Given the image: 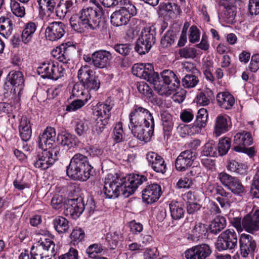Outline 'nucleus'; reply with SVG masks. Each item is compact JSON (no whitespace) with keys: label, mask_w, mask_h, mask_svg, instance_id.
Returning a JSON list of instances; mask_svg holds the SVG:
<instances>
[{"label":"nucleus","mask_w":259,"mask_h":259,"mask_svg":"<svg viewBox=\"0 0 259 259\" xmlns=\"http://www.w3.org/2000/svg\"><path fill=\"white\" fill-rule=\"evenodd\" d=\"M146 181L145 176L137 174L122 178L117 174H109L105 178L104 193L108 198H117L120 194L126 198L133 194L138 186Z\"/></svg>","instance_id":"f257e3e1"},{"label":"nucleus","mask_w":259,"mask_h":259,"mask_svg":"<svg viewBox=\"0 0 259 259\" xmlns=\"http://www.w3.org/2000/svg\"><path fill=\"white\" fill-rule=\"evenodd\" d=\"M104 16L103 8L97 4L95 7L83 8L78 15L72 16L69 21L71 27L79 32H83L85 29L98 30L103 24L101 17Z\"/></svg>","instance_id":"f03ea898"},{"label":"nucleus","mask_w":259,"mask_h":259,"mask_svg":"<svg viewBox=\"0 0 259 259\" xmlns=\"http://www.w3.org/2000/svg\"><path fill=\"white\" fill-rule=\"evenodd\" d=\"M160 75L162 80H159V77L156 79L154 89L159 95L168 96L180 87V80L176 74L169 69L164 70Z\"/></svg>","instance_id":"7ed1b4c3"},{"label":"nucleus","mask_w":259,"mask_h":259,"mask_svg":"<svg viewBox=\"0 0 259 259\" xmlns=\"http://www.w3.org/2000/svg\"><path fill=\"white\" fill-rule=\"evenodd\" d=\"M231 224L238 232H241L244 229L247 232L253 234L259 230V208L252 209L242 220L233 218Z\"/></svg>","instance_id":"20e7f679"},{"label":"nucleus","mask_w":259,"mask_h":259,"mask_svg":"<svg viewBox=\"0 0 259 259\" xmlns=\"http://www.w3.org/2000/svg\"><path fill=\"white\" fill-rule=\"evenodd\" d=\"M55 243L50 238H43L31 247L30 254L32 259H52L56 254Z\"/></svg>","instance_id":"39448f33"},{"label":"nucleus","mask_w":259,"mask_h":259,"mask_svg":"<svg viewBox=\"0 0 259 259\" xmlns=\"http://www.w3.org/2000/svg\"><path fill=\"white\" fill-rule=\"evenodd\" d=\"M239 238L233 229H228L222 232L214 242V247L219 251L229 250L233 252L237 246Z\"/></svg>","instance_id":"423d86ee"},{"label":"nucleus","mask_w":259,"mask_h":259,"mask_svg":"<svg viewBox=\"0 0 259 259\" xmlns=\"http://www.w3.org/2000/svg\"><path fill=\"white\" fill-rule=\"evenodd\" d=\"M93 70L89 65L82 66L77 72V78L83 84L84 89L89 93L97 91L100 87V80L98 76L93 74Z\"/></svg>","instance_id":"0eeeda50"},{"label":"nucleus","mask_w":259,"mask_h":259,"mask_svg":"<svg viewBox=\"0 0 259 259\" xmlns=\"http://www.w3.org/2000/svg\"><path fill=\"white\" fill-rule=\"evenodd\" d=\"M113 106V102L109 98L104 104L99 105L98 109L95 111V115L98 117L96 119V130L98 133H102L105 126L108 124L110 117V111Z\"/></svg>","instance_id":"6e6552de"},{"label":"nucleus","mask_w":259,"mask_h":259,"mask_svg":"<svg viewBox=\"0 0 259 259\" xmlns=\"http://www.w3.org/2000/svg\"><path fill=\"white\" fill-rule=\"evenodd\" d=\"M37 71L43 78L57 80L63 76L65 70L62 65L52 61L43 63L37 68Z\"/></svg>","instance_id":"1a4fd4ad"},{"label":"nucleus","mask_w":259,"mask_h":259,"mask_svg":"<svg viewBox=\"0 0 259 259\" xmlns=\"http://www.w3.org/2000/svg\"><path fill=\"white\" fill-rule=\"evenodd\" d=\"M137 14L135 6L130 4L127 8H122L113 12L110 17L111 23L116 27L127 24L132 16Z\"/></svg>","instance_id":"9d476101"},{"label":"nucleus","mask_w":259,"mask_h":259,"mask_svg":"<svg viewBox=\"0 0 259 259\" xmlns=\"http://www.w3.org/2000/svg\"><path fill=\"white\" fill-rule=\"evenodd\" d=\"M218 178L222 184L234 194L240 197L245 194V189L238 178L225 172L219 174Z\"/></svg>","instance_id":"9b49d317"},{"label":"nucleus","mask_w":259,"mask_h":259,"mask_svg":"<svg viewBox=\"0 0 259 259\" xmlns=\"http://www.w3.org/2000/svg\"><path fill=\"white\" fill-rule=\"evenodd\" d=\"M130 123H144L145 125H151L154 123V118L150 111L142 106L135 105L129 115Z\"/></svg>","instance_id":"f8f14e48"},{"label":"nucleus","mask_w":259,"mask_h":259,"mask_svg":"<svg viewBox=\"0 0 259 259\" xmlns=\"http://www.w3.org/2000/svg\"><path fill=\"white\" fill-rule=\"evenodd\" d=\"M154 123H151V125H145L144 123H130L129 128L133 136L138 140L147 142L149 141L153 135Z\"/></svg>","instance_id":"ddd939ff"},{"label":"nucleus","mask_w":259,"mask_h":259,"mask_svg":"<svg viewBox=\"0 0 259 259\" xmlns=\"http://www.w3.org/2000/svg\"><path fill=\"white\" fill-rule=\"evenodd\" d=\"M238 242L242 257H246L253 254L256 248V243L251 235L241 234L239 237Z\"/></svg>","instance_id":"4468645a"},{"label":"nucleus","mask_w":259,"mask_h":259,"mask_svg":"<svg viewBox=\"0 0 259 259\" xmlns=\"http://www.w3.org/2000/svg\"><path fill=\"white\" fill-rule=\"evenodd\" d=\"M84 209V203L83 199L79 197L68 200L65 206L64 213L66 216L75 219L80 215Z\"/></svg>","instance_id":"2eb2a0df"},{"label":"nucleus","mask_w":259,"mask_h":259,"mask_svg":"<svg viewBox=\"0 0 259 259\" xmlns=\"http://www.w3.org/2000/svg\"><path fill=\"white\" fill-rule=\"evenodd\" d=\"M162 194L161 186L155 183L146 186L142 191V199L147 204L157 201Z\"/></svg>","instance_id":"dca6fc26"},{"label":"nucleus","mask_w":259,"mask_h":259,"mask_svg":"<svg viewBox=\"0 0 259 259\" xmlns=\"http://www.w3.org/2000/svg\"><path fill=\"white\" fill-rule=\"evenodd\" d=\"M65 25L61 22H53L46 29V38L51 41H56L62 38L65 34Z\"/></svg>","instance_id":"f3484780"},{"label":"nucleus","mask_w":259,"mask_h":259,"mask_svg":"<svg viewBox=\"0 0 259 259\" xmlns=\"http://www.w3.org/2000/svg\"><path fill=\"white\" fill-rule=\"evenodd\" d=\"M208 244H201L196 245L185 251V256L187 259H205L210 252Z\"/></svg>","instance_id":"a211bd4d"},{"label":"nucleus","mask_w":259,"mask_h":259,"mask_svg":"<svg viewBox=\"0 0 259 259\" xmlns=\"http://www.w3.org/2000/svg\"><path fill=\"white\" fill-rule=\"evenodd\" d=\"M195 158V153L191 150H185L182 152L175 161V166L177 170L185 171L190 167Z\"/></svg>","instance_id":"6ab92c4d"},{"label":"nucleus","mask_w":259,"mask_h":259,"mask_svg":"<svg viewBox=\"0 0 259 259\" xmlns=\"http://www.w3.org/2000/svg\"><path fill=\"white\" fill-rule=\"evenodd\" d=\"M93 66L96 68L104 69L109 66L112 56L109 51L100 50L94 53Z\"/></svg>","instance_id":"aec40b11"},{"label":"nucleus","mask_w":259,"mask_h":259,"mask_svg":"<svg viewBox=\"0 0 259 259\" xmlns=\"http://www.w3.org/2000/svg\"><path fill=\"white\" fill-rule=\"evenodd\" d=\"M56 131L54 128L48 127L38 138V146L42 150L52 148L56 139Z\"/></svg>","instance_id":"412c9836"},{"label":"nucleus","mask_w":259,"mask_h":259,"mask_svg":"<svg viewBox=\"0 0 259 259\" xmlns=\"http://www.w3.org/2000/svg\"><path fill=\"white\" fill-rule=\"evenodd\" d=\"M146 159L149 165L156 172L164 174L166 170V165L163 158L156 153L148 152L146 155Z\"/></svg>","instance_id":"4be33fe9"},{"label":"nucleus","mask_w":259,"mask_h":259,"mask_svg":"<svg viewBox=\"0 0 259 259\" xmlns=\"http://www.w3.org/2000/svg\"><path fill=\"white\" fill-rule=\"evenodd\" d=\"M77 0H60L56 8V15L64 18L68 13L75 11Z\"/></svg>","instance_id":"5701e85b"},{"label":"nucleus","mask_w":259,"mask_h":259,"mask_svg":"<svg viewBox=\"0 0 259 259\" xmlns=\"http://www.w3.org/2000/svg\"><path fill=\"white\" fill-rule=\"evenodd\" d=\"M93 167L91 164L66 172L69 178L80 181H86L93 175Z\"/></svg>","instance_id":"b1692460"},{"label":"nucleus","mask_w":259,"mask_h":259,"mask_svg":"<svg viewBox=\"0 0 259 259\" xmlns=\"http://www.w3.org/2000/svg\"><path fill=\"white\" fill-rule=\"evenodd\" d=\"M220 6L223 7L222 18L225 22L229 24H234L236 22V8L231 3L222 1Z\"/></svg>","instance_id":"393cba45"},{"label":"nucleus","mask_w":259,"mask_h":259,"mask_svg":"<svg viewBox=\"0 0 259 259\" xmlns=\"http://www.w3.org/2000/svg\"><path fill=\"white\" fill-rule=\"evenodd\" d=\"M208 229H210V225L207 227V225L201 223L196 224L188 235V239L197 241L200 239H208Z\"/></svg>","instance_id":"a878e982"},{"label":"nucleus","mask_w":259,"mask_h":259,"mask_svg":"<svg viewBox=\"0 0 259 259\" xmlns=\"http://www.w3.org/2000/svg\"><path fill=\"white\" fill-rule=\"evenodd\" d=\"M43 150V152L37 155L34 165L36 168L46 169L54 163L53 158L51 157L52 154H49L48 150Z\"/></svg>","instance_id":"bb28decb"},{"label":"nucleus","mask_w":259,"mask_h":259,"mask_svg":"<svg viewBox=\"0 0 259 259\" xmlns=\"http://www.w3.org/2000/svg\"><path fill=\"white\" fill-rule=\"evenodd\" d=\"M216 100L219 106L225 110L231 109L235 104L234 97L227 92L218 93Z\"/></svg>","instance_id":"cd10ccee"},{"label":"nucleus","mask_w":259,"mask_h":259,"mask_svg":"<svg viewBox=\"0 0 259 259\" xmlns=\"http://www.w3.org/2000/svg\"><path fill=\"white\" fill-rule=\"evenodd\" d=\"M90 164L89 159L86 156L80 153L75 154L67 167L66 172L83 166H88Z\"/></svg>","instance_id":"c85d7f7f"},{"label":"nucleus","mask_w":259,"mask_h":259,"mask_svg":"<svg viewBox=\"0 0 259 259\" xmlns=\"http://www.w3.org/2000/svg\"><path fill=\"white\" fill-rule=\"evenodd\" d=\"M253 143L251 134L247 132L243 131L237 133L234 137V147H247Z\"/></svg>","instance_id":"c756f323"},{"label":"nucleus","mask_w":259,"mask_h":259,"mask_svg":"<svg viewBox=\"0 0 259 259\" xmlns=\"http://www.w3.org/2000/svg\"><path fill=\"white\" fill-rule=\"evenodd\" d=\"M20 136L24 142L28 141L32 134L30 120L26 116H23L20 121L19 125Z\"/></svg>","instance_id":"7c9ffc66"},{"label":"nucleus","mask_w":259,"mask_h":259,"mask_svg":"<svg viewBox=\"0 0 259 259\" xmlns=\"http://www.w3.org/2000/svg\"><path fill=\"white\" fill-rule=\"evenodd\" d=\"M69 47L62 44L56 47L51 52L52 56L63 64H67L70 61Z\"/></svg>","instance_id":"2f4dec72"},{"label":"nucleus","mask_w":259,"mask_h":259,"mask_svg":"<svg viewBox=\"0 0 259 259\" xmlns=\"http://www.w3.org/2000/svg\"><path fill=\"white\" fill-rule=\"evenodd\" d=\"M156 28L153 26L145 27L141 32L140 37L143 41L149 45L151 48L156 42Z\"/></svg>","instance_id":"473e14b6"},{"label":"nucleus","mask_w":259,"mask_h":259,"mask_svg":"<svg viewBox=\"0 0 259 259\" xmlns=\"http://www.w3.org/2000/svg\"><path fill=\"white\" fill-rule=\"evenodd\" d=\"M229 124L226 115H219L215 120L213 135L219 137L229 131Z\"/></svg>","instance_id":"72a5a7b5"},{"label":"nucleus","mask_w":259,"mask_h":259,"mask_svg":"<svg viewBox=\"0 0 259 259\" xmlns=\"http://www.w3.org/2000/svg\"><path fill=\"white\" fill-rule=\"evenodd\" d=\"M140 78L147 80L154 87V83L156 79L158 78V74L155 72L151 64H147L145 65V67L141 72Z\"/></svg>","instance_id":"f704fd0d"},{"label":"nucleus","mask_w":259,"mask_h":259,"mask_svg":"<svg viewBox=\"0 0 259 259\" xmlns=\"http://www.w3.org/2000/svg\"><path fill=\"white\" fill-rule=\"evenodd\" d=\"M7 80L13 86L19 87L20 90H21L24 82L23 75L19 71H10L7 75Z\"/></svg>","instance_id":"c9c22d12"},{"label":"nucleus","mask_w":259,"mask_h":259,"mask_svg":"<svg viewBox=\"0 0 259 259\" xmlns=\"http://www.w3.org/2000/svg\"><path fill=\"white\" fill-rule=\"evenodd\" d=\"M212 192L213 193L212 198L219 203L221 207L225 206L226 203L229 201V193L226 192L221 186H218L212 191L211 190V193Z\"/></svg>","instance_id":"e433bc0d"},{"label":"nucleus","mask_w":259,"mask_h":259,"mask_svg":"<svg viewBox=\"0 0 259 259\" xmlns=\"http://www.w3.org/2000/svg\"><path fill=\"white\" fill-rule=\"evenodd\" d=\"M230 147L231 140L230 138L228 137L221 138L219 140L217 147L218 152H213L211 156L217 157L218 155L222 156L226 155L230 149Z\"/></svg>","instance_id":"4c0bfd02"},{"label":"nucleus","mask_w":259,"mask_h":259,"mask_svg":"<svg viewBox=\"0 0 259 259\" xmlns=\"http://www.w3.org/2000/svg\"><path fill=\"white\" fill-rule=\"evenodd\" d=\"M58 141L66 149H70L76 145L77 139L74 135L69 133L61 134L58 136Z\"/></svg>","instance_id":"58836bf2"},{"label":"nucleus","mask_w":259,"mask_h":259,"mask_svg":"<svg viewBox=\"0 0 259 259\" xmlns=\"http://www.w3.org/2000/svg\"><path fill=\"white\" fill-rule=\"evenodd\" d=\"M36 29V25L33 22H30L25 25L21 34L22 40L24 43L27 44L31 40Z\"/></svg>","instance_id":"ea45409f"},{"label":"nucleus","mask_w":259,"mask_h":259,"mask_svg":"<svg viewBox=\"0 0 259 259\" xmlns=\"http://www.w3.org/2000/svg\"><path fill=\"white\" fill-rule=\"evenodd\" d=\"M159 9L161 11H164L170 17L177 15L181 12L180 8L177 4L169 2L161 4L159 5Z\"/></svg>","instance_id":"a19ab883"},{"label":"nucleus","mask_w":259,"mask_h":259,"mask_svg":"<svg viewBox=\"0 0 259 259\" xmlns=\"http://www.w3.org/2000/svg\"><path fill=\"white\" fill-rule=\"evenodd\" d=\"M12 20L8 17H0V34L5 36H9L12 33Z\"/></svg>","instance_id":"79ce46f5"},{"label":"nucleus","mask_w":259,"mask_h":259,"mask_svg":"<svg viewBox=\"0 0 259 259\" xmlns=\"http://www.w3.org/2000/svg\"><path fill=\"white\" fill-rule=\"evenodd\" d=\"M169 209L171 216L174 220H179L184 217L185 211L181 203L171 202L169 204Z\"/></svg>","instance_id":"37998d69"},{"label":"nucleus","mask_w":259,"mask_h":259,"mask_svg":"<svg viewBox=\"0 0 259 259\" xmlns=\"http://www.w3.org/2000/svg\"><path fill=\"white\" fill-rule=\"evenodd\" d=\"M226 226V219L223 217L217 216L211 221V234L217 235Z\"/></svg>","instance_id":"c03bdc74"},{"label":"nucleus","mask_w":259,"mask_h":259,"mask_svg":"<svg viewBox=\"0 0 259 259\" xmlns=\"http://www.w3.org/2000/svg\"><path fill=\"white\" fill-rule=\"evenodd\" d=\"M208 113L206 109L203 108L199 109L196 115V121L194 123V126L198 127L199 130H201L206 125Z\"/></svg>","instance_id":"a18cd8bd"},{"label":"nucleus","mask_w":259,"mask_h":259,"mask_svg":"<svg viewBox=\"0 0 259 259\" xmlns=\"http://www.w3.org/2000/svg\"><path fill=\"white\" fill-rule=\"evenodd\" d=\"M68 221L64 217H57L53 221V224L55 230L59 233L66 232L69 229Z\"/></svg>","instance_id":"49530a36"},{"label":"nucleus","mask_w":259,"mask_h":259,"mask_svg":"<svg viewBox=\"0 0 259 259\" xmlns=\"http://www.w3.org/2000/svg\"><path fill=\"white\" fill-rule=\"evenodd\" d=\"M72 96L73 97H76L78 98H87L88 99L91 98V95H90V93L87 92V91L84 89V86L83 84L79 81L75 83L72 89Z\"/></svg>","instance_id":"de8ad7c7"},{"label":"nucleus","mask_w":259,"mask_h":259,"mask_svg":"<svg viewBox=\"0 0 259 259\" xmlns=\"http://www.w3.org/2000/svg\"><path fill=\"white\" fill-rule=\"evenodd\" d=\"M246 166L245 164L239 163L234 160H230L227 165L228 170L240 175L246 172Z\"/></svg>","instance_id":"09e8293b"},{"label":"nucleus","mask_w":259,"mask_h":259,"mask_svg":"<svg viewBox=\"0 0 259 259\" xmlns=\"http://www.w3.org/2000/svg\"><path fill=\"white\" fill-rule=\"evenodd\" d=\"M182 85L185 88H191L195 87L198 83V77L193 74H187L182 79Z\"/></svg>","instance_id":"8fccbe9b"},{"label":"nucleus","mask_w":259,"mask_h":259,"mask_svg":"<svg viewBox=\"0 0 259 259\" xmlns=\"http://www.w3.org/2000/svg\"><path fill=\"white\" fill-rule=\"evenodd\" d=\"M11 9L13 13L17 17L22 18L25 14V9L16 0H11Z\"/></svg>","instance_id":"3c124183"},{"label":"nucleus","mask_w":259,"mask_h":259,"mask_svg":"<svg viewBox=\"0 0 259 259\" xmlns=\"http://www.w3.org/2000/svg\"><path fill=\"white\" fill-rule=\"evenodd\" d=\"M121 238L122 236L117 232L109 233L106 236V240L112 249L115 248Z\"/></svg>","instance_id":"603ef678"},{"label":"nucleus","mask_w":259,"mask_h":259,"mask_svg":"<svg viewBox=\"0 0 259 259\" xmlns=\"http://www.w3.org/2000/svg\"><path fill=\"white\" fill-rule=\"evenodd\" d=\"M103 250L104 248L101 244L95 243L90 245L87 249L86 252L92 259L97 257L96 254L101 253Z\"/></svg>","instance_id":"864d4df0"},{"label":"nucleus","mask_w":259,"mask_h":259,"mask_svg":"<svg viewBox=\"0 0 259 259\" xmlns=\"http://www.w3.org/2000/svg\"><path fill=\"white\" fill-rule=\"evenodd\" d=\"M151 48V47L146 44L144 41H143L140 37L137 39L135 47V51L140 55L145 54L149 51Z\"/></svg>","instance_id":"5fc2aeb1"},{"label":"nucleus","mask_w":259,"mask_h":259,"mask_svg":"<svg viewBox=\"0 0 259 259\" xmlns=\"http://www.w3.org/2000/svg\"><path fill=\"white\" fill-rule=\"evenodd\" d=\"M113 138L116 143L122 142L125 140L121 123L119 122L116 124L113 130Z\"/></svg>","instance_id":"6e6d98bb"},{"label":"nucleus","mask_w":259,"mask_h":259,"mask_svg":"<svg viewBox=\"0 0 259 259\" xmlns=\"http://www.w3.org/2000/svg\"><path fill=\"white\" fill-rule=\"evenodd\" d=\"M88 99L87 98H78L72 102V103L67 106L66 110L68 111H75L81 108L87 102Z\"/></svg>","instance_id":"4d7b16f0"},{"label":"nucleus","mask_w":259,"mask_h":259,"mask_svg":"<svg viewBox=\"0 0 259 259\" xmlns=\"http://www.w3.org/2000/svg\"><path fill=\"white\" fill-rule=\"evenodd\" d=\"M250 194L253 198L259 199V170L255 175L250 189Z\"/></svg>","instance_id":"13d9d810"},{"label":"nucleus","mask_w":259,"mask_h":259,"mask_svg":"<svg viewBox=\"0 0 259 259\" xmlns=\"http://www.w3.org/2000/svg\"><path fill=\"white\" fill-rule=\"evenodd\" d=\"M161 118L164 131L168 133L171 131L173 126L171 115L168 113L162 114Z\"/></svg>","instance_id":"bf43d9fd"},{"label":"nucleus","mask_w":259,"mask_h":259,"mask_svg":"<svg viewBox=\"0 0 259 259\" xmlns=\"http://www.w3.org/2000/svg\"><path fill=\"white\" fill-rule=\"evenodd\" d=\"M175 41V35L172 31H167L162 37L161 45L163 48L169 47Z\"/></svg>","instance_id":"052dcab7"},{"label":"nucleus","mask_w":259,"mask_h":259,"mask_svg":"<svg viewBox=\"0 0 259 259\" xmlns=\"http://www.w3.org/2000/svg\"><path fill=\"white\" fill-rule=\"evenodd\" d=\"M114 50L120 55L126 56L129 55L132 48L128 44H116L114 47Z\"/></svg>","instance_id":"680f3d73"},{"label":"nucleus","mask_w":259,"mask_h":259,"mask_svg":"<svg viewBox=\"0 0 259 259\" xmlns=\"http://www.w3.org/2000/svg\"><path fill=\"white\" fill-rule=\"evenodd\" d=\"M39 8L44 10L45 8L49 11L52 12L56 6L55 0H37Z\"/></svg>","instance_id":"e2e57ef3"},{"label":"nucleus","mask_w":259,"mask_h":259,"mask_svg":"<svg viewBox=\"0 0 259 259\" xmlns=\"http://www.w3.org/2000/svg\"><path fill=\"white\" fill-rule=\"evenodd\" d=\"M137 88L138 91L143 95L150 97L152 95V89L144 81L138 82L137 85Z\"/></svg>","instance_id":"0e129e2a"},{"label":"nucleus","mask_w":259,"mask_h":259,"mask_svg":"<svg viewBox=\"0 0 259 259\" xmlns=\"http://www.w3.org/2000/svg\"><path fill=\"white\" fill-rule=\"evenodd\" d=\"M202 69L206 78L210 80V57L209 56L203 59Z\"/></svg>","instance_id":"69168bd1"},{"label":"nucleus","mask_w":259,"mask_h":259,"mask_svg":"<svg viewBox=\"0 0 259 259\" xmlns=\"http://www.w3.org/2000/svg\"><path fill=\"white\" fill-rule=\"evenodd\" d=\"M259 69V54H253L250 59L248 70L251 72H256Z\"/></svg>","instance_id":"338daca9"},{"label":"nucleus","mask_w":259,"mask_h":259,"mask_svg":"<svg viewBox=\"0 0 259 259\" xmlns=\"http://www.w3.org/2000/svg\"><path fill=\"white\" fill-rule=\"evenodd\" d=\"M208 97V92H200L197 95L195 100L197 104L201 106L207 105L209 103Z\"/></svg>","instance_id":"774afa93"}]
</instances>
